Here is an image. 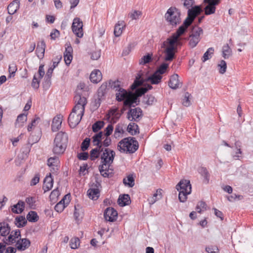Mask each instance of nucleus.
Segmentation results:
<instances>
[{"instance_id":"nucleus-6","label":"nucleus","mask_w":253,"mask_h":253,"mask_svg":"<svg viewBox=\"0 0 253 253\" xmlns=\"http://www.w3.org/2000/svg\"><path fill=\"white\" fill-rule=\"evenodd\" d=\"M83 22L79 18L76 17L74 19L72 26V31L79 38H82L83 36Z\"/></svg>"},{"instance_id":"nucleus-63","label":"nucleus","mask_w":253,"mask_h":253,"mask_svg":"<svg viewBox=\"0 0 253 253\" xmlns=\"http://www.w3.org/2000/svg\"><path fill=\"white\" fill-rule=\"evenodd\" d=\"M142 14L141 11L138 10H134V11L129 13V16L132 19H137L139 16Z\"/></svg>"},{"instance_id":"nucleus-42","label":"nucleus","mask_w":253,"mask_h":253,"mask_svg":"<svg viewBox=\"0 0 253 253\" xmlns=\"http://www.w3.org/2000/svg\"><path fill=\"white\" fill-rule=\"evenodd\" d=\"M74 100L76 104L82 105L85 106L87 103V100L85 97H82L81 95L77 94L74 97Z\"/></svg>"},{"instance_id":"nucleus-47","label":"nucleus","mask_w":253,"mask_h":253,"mask_svg":"<svg viewBox=\"0 0 253 253\" xmlns=\"http://www.w3.org/2000/svg\"><path fill=\"white\" fill-rule=\"evenodd\" d=\"M214 49L213 47H210L204 54V55L202 58L203 62H206L211 57V55L213 54Z\"/></svg>"},{"instance_id":"nucleus-55","label":"nucleus","mask_w":253,"mask_h":253,"mask_svg":"<svg viewBox=\"0 0 253 253\" xmlns=\"http://www.w3.org/2000/svg\"><path fill=\"white\" fill-rule=\"evenodd\" d=\"M207 204L203 201L199 202L196 207L197 212L201 213L202 211L206 210Z\"/></svg>"},{"instance_id":"nucleus-34","label":"nucleus","mask_w":253,"mask_h":253,"mask_svg":"<svg viewBox=\"0 0 253 253\" xmlns=\"http://www.w3.org/2000/svg\"><path fill=\"white\" fill-rule=\"evenodd\" d=\"M162 189H157L156 192L153 194V196L148 199V201L150 205L154 204L157 200L162 198Z\"/></svg>"},{"instance_id":"nucleus-31","label":"nucleus","mask_w":253,"mask_h":253,"mask_svg":"<svg viewBox=\"0 0 253 253\" xmlns=\"http://www.w3.org/2000/svg\"><path fill=\"white\" fill-rule=\"evenodd\" d=\"M201 11V9L200 6L196 5L192 6L188 10V15L189 16H192L194 18H195L197 15L199 14Z\"/></svg>"},{"instance_id":"nucleus-37","label":"nucleus","mask_w":253,"mask_h":253,"mask_svg":"<svg viewBox=\"0 0 253 253\" xmlns=\"http://www.w3.org/2000/svg\"><path fill=\"white\" fill-rule=\"evenodd\" d=\"M179 191L178 199L180 202L184 203L187 199V195L191 194V190L188 191L184 189L182 190H178Z\"/></svg>"},{"instance_id":"nucleus-43","label":"nucleus","mask_w":253,"mask_h":253,"mask_svg":"<svg viewBox=\"0 0 253 253\" xmlns=\"http://www.w3.org/2000/svg\"><path fill=\"white\" fill-rule=\"evenodd\" d=\"M27 219L29 222H35L39 219V216L35 211H30L27 215Z\"/></svg>"},{"instance_id":"nucleus-39","label":"nucleus","mask_w":253,"mask_h":253,"mask_svg":"<svg viewBox=\"0 0 253 253\" xmlns=\"http://www.w3.org/2000/svg\"><path fill=\"white\" fill-rule=\"evenodd\" d=\"M102 131H100L93 136L92 138L93 146L98 145L102 143Z\"/></svg>"},{"instance_id":"nucleus-8","label":"nucleus","mask_w":253,"mask_h":253,"mask_svg":"<svg viewBox=\"0 0 253 253\" xmlns=\"http://www.w3.org/2000/svg\"><path fill=\"white\" fill-rule=\"evenodd\" d=\"M139 97V96L135 92L129 91V95L128 98L124 100V105L129 108L135 107V105H137L140 102Z\"/></svg>"},{"instance_id":"nucleus-58","label":"nucleus","mask_w":253,"mask_h":253,"mask_svg":"<svg viewBox=\"0 0 253 253\" xmlns=\"http://www.w3.org/2000/svg\"><path fill=\"white\" fill-rule=\"evenodd\" d=\"M218 66L220 67L219 72L221 74H224L226 72L227 68L226 62L222 60Z\"/></svg>"},{"instance_id":"nucleus-36","label":"nucleus","mask_w":253,"mask_h":253,"mask_svg":"<svg viewBox=\"0 0 253 253\" xmlns=\"http://www.w3.org/2000/svg\"><path fill=\"white\" fill-rule=\"evenodd\" d=\"M107 89V84L103 83L100 87L98 89L97 91V96L98 98L103 99V97L104 96L106 93V90Z\"/></svg>"},{"instance_id":"nucleus-4","label":"nucleus","mask_w":253,"mask_h":253,"mask_svg":"<svg viewBox=\"0 0 253 253\" xmlns=\"http://www.w3.org/2000/svg\"><path fill=\"white\" fill-rule=\"evenodd\" d=\"M142 76V74L140 73L137 74L135 80L130 86L131 89H135L137 87L142 84L145 82H149L153 84H158L161 82L162 79V76L155 72L145 79H143Z\"/></svg>"},{"instance_id":"nucleus-45","label":"nucleus","mask_w":253,"mask_h":253,"mask_svg":"<svg viewBox=\"0 0 253 253\" xmlns=\"http://www.w3.org/2000/svg\"><path fill=\"white\" fill-rule=\"evenodd\" d=\"M123 183L125 185H127L129 187H132L134 185V179L132 175H128L126 178L123 179Z\"/></svg>"},{"instance_id":"nucleus-40","label":"nucleus","mask_w":253,"mask_h":253,"mask_svg":"<svg viewBox=\"0 0 253 253\" xmlns=\"http://www.w3.org/2000/svg\"><path fill=\"white\" fill-rule=\"evenodd\" d=\"M107 84V88L110 87L111 88L117 91L119 88H121V82L119 80L112 81L110 80L108 81Z\"/></svg>"},{"instance_id":"nucleus-5","label":"nucleus","mask_w":253,"mask_h":253,"mask_svg":"<svg viewBox=\"0 0 253 253\" xmlns=\"http://www.w3.org/2000/svg\"><path fill=\"white\" fill-rule=\"evenodd\" d=\"M181 12L175 7L169 8L165 15L166 20L172 27H175L181 22Z\"/></svg>"},{"instance_id":"nucleus-1","label":"nucleus","mask_w":253,"mask_h":253,"mask_svg":"<svg viewBox=\"0 0 253 253\" xmlns=\"http://www.w3.org/2000/svg\"><path fill=\"white\" fill-rule=\"evenodd\" d=\"M115 156V152L113 150L105 148L101 155V165L99 166V170L101 175L104 177L112 176V173L109 172V167L113 163Z\"/></svg>"},{"instance_id":"nucleus-24","label":"nucleus","mask_w":253,"mask_h":253,"mask_svg":"<svg viewBox=\"0 0 253 253\" xmlns=\"http://www.w3.org/2000/svg\"><path fill=\"white\" fill-rule=\"evenodd\" d=\"M102 79V74L99 70H94L90 75V80L93 83H98Z\"/></svg>"},{"instance_id":"nucleus-17","label":"nucleus","mask_w":253,"mask_h":253,"mask_svg":"<svg viewBox=\"0 0 253 253\" xmlns=\"http://www.w3.org/2000/svg\"><path fill=\"white\" fill-rule=\"evenodd\" d=\"M178 75L176 74L172 75L169 82V86L173 89H176L181 86V83H179Z\"/></svg>"},{"instance_id":"nucleus-15","label":"nucleus","mask_w":253,"mask_h":253,"mask_svg":"<svg viewBox=\"0 0 253 253\" xmlns=\"http://www.w3.org/2000/svg\"><path fill=\"white\" fill-rule=\"evenodd\" d=\"M96 183L95 184V186L96 187V188H90L88 190L87 192L88 197L93 200H97L100 195L99 190L97 188L98 186L100 185V184L99 183V182L97 181V180H96Z\"/></svg>"},{"instance_id":"nucleus-50","label":"nucleus","mask_w":253,"mask_h":253,"mask_svg":"<svg viewBox=\"0 0 253 253\" xmlns=\"http://www.w3.org/2000/svg\"><path fill=\"white\" fill-rule=\"evenodd\" d=\"M155 100V98L154 96L152 95H147L146 96H144L142 102L148 105H150L153 104Z\"/></svg>"},{"instance_id":"nucleus-29","label":"nucleus","mask_w":253,"mask_h":253,"mask_svg":"<svg viewBox=\"0 0 253 253\" xmlns=\"http://www.w3.org/2000/svg\"><path fill=\"white\" fill-rule=\"evenodd\" d=\"M25 203L19 200L18 203L13 206L12 211L15 213H21L24 210Z\"/></svg>"},{"instance_id":"nucleus-60","label":"nucleus","mask_w":253,"mask_h":253,"mask_svg":"<svg viewBox=\"0 0 253 253\" xmlns=\"http://www.w3.org/2000/svg\"><path fill=\"white\" fill-rule=\"evenodd\" d=\"M206 251L208 253H218L219 250L215 246H209L206 248Z\"/></svg>"},{"instance_id":"nucleus-14","label":"nucleus","mask_w":253,"mask_h":253,"mask_svg":"<svg viewBox=\"0 0 253 253\" xmlns=\"http://www.w3.org/2000/svg\"><path fill=\"white\" fill-rule=\"evenodd\" d=\"M183 34H180L178 33V30H177L176 32L174 33L168 39L169 46L168 47H173V49H176L175 46V44H178L179 42V37Z\"/></svg>"},{"instance_id":"nucleus-3","label":"nucleus","mask_w":253,"mask_h":253,"mask_svg":"<svg viewBox=\"0 0 253 253\" xmlns=\"http://www.w3.org/2000/svg\"><path fill=\"white\" fill-rule=\"evenodd\" d=\"M118 149L121 152L133 153L139 147L138 142L134 137H127L121 140L118 144Z\"/></svg>"},{"instance_id":"nucleus-26","label":"nucleus","mask_w":253,"mask_h":253,"mask_svg":"<svg viewBox=\"0 0 253 253\" xmlns=\"http://www.w3.org/2000/svg\"><path fill=\"white\" fill-rule=\"evenodd\" d=\"M27 114L24 113L19 115L15 123V126L16 127H22L24 123L27 121Z\"/></svg>"},{"instance_id":"nucleus-61","label":"nucleus","mask_w":253,"mask_h":253,"mask_svg":"<svg viewBox=\"0 0 253 253\" xmlns=\"http://www.w3.org/2000/svg\"><path fill=\"white\" fill-rule=\"evenodd\" d=\"M137 87L135 89L133 90H135V93L138 95V96L140 97L144 95L146 92L148 91V89H146V88L143 86L140 88H137Z\"/></svg>"},{"instance_id":"nucleus-16","label":"nucleus","mask_w":253,"mask_h":253,"mask_svg":"<svg viewBox=\"0 0 253 253\" xmlns=\"http://www.w3.org/2000/svg\"><path fill=\"white\" fill-rule=\"evenodd\" d=\"M116 93V99L118 102H121L125 100L128 98L129 95V91L123 88L122 87L119 88Z\"/></svg>"},{"instance_id":"nucleus-33","label":"nucleus","mask_w":253,"mask_h":253,"mask_svg":"<svg viewBox=\"0 0 253 253\" xmlns=\"http://www.w3.org/2000/svg\"><path fill=\"white\" fill-rule=\"evenodd\" d=\"M127 130L132 135H135L139 132L138 126L133 123L129 124Z\"/></svg>"},{"instance_id":"nucleus-19","label":"nucleus","mask_w":253,"mask_h":253,"mask_svg":"<svg viewBox=\"0 0 253 253\" xmlns=\"http://www.w3.org/2000/svg\"><path fill=\"white\" fill-rule=\"evenodd\" d=\"M62 118V116L61 115H57L53 118L51 125V129L53 131H57L60 128Z\"/></svg>"},{"instance_id":"nucleus-21","label":"nucleus","mask_w":253,"mask_h":253,"mask_svg":"<svg viewBox=\"0 0 253 253\" xmlns=\"http://www.w3.org/2000/svg\"><path fill=\"white\" fill-rule=\"evenodd\" d=\"M177 190H185L188 191L190 190L191 191V185L189 180L182 179L179 182L176 186Z\"/></svg>"},{"instance_id":"nucleus-28","label":"nucleus","mask_w":253,"mask_h":253,"mask_svg":"<svg viewBox=\"0 0 253 253\" xmlns=\"http://www.w3.org/2000/svg\"><path fill=\"white\" fill-rule=\"evenodd\" d=\"M11 228L9 224L5 222H0V235L6 236L10 233Z\"/></svg>"},{"instance_id":"nucleus-22","label":"nucleus","mask_w":253,"mask_h":253,"mask_svg":"<svg viewBox=\"0 0 253 253\" xmlns=\"http://www.w3.org/2000/svg\"><path fill=\"white\" fill-rule=\"evenodd\" d=\"M130 203V198L128 194L120 195L118 199V203L121 207L127 206L129 205Z\"/></svg>"},{"instance_id":"nucleus-46","label":"nucleus","mask_w":253,"mask_h":253,"mask_svg":"<svg viewBox=\"0 0 253 253\" xmlns=\"http://www.w3.org/2000/svg\"><path fill=\"white\" fill-rule=\"evenodd\" d=\"M231 50L228 45L226 44L222 47V56L224 59H227L231 54Z\"/></svg>"},{"instance_id":"nucleus-13","label":"nucleus","mask_w":253,"mask_h":253,"mask_svg":"<svg viewBox=\"0 0 253 253\" xmlns=\"http://www.w3.org/2000/svg\"><path fill=\"white\" fill-rule=\"evenodd\" d=\"M31 245L30 241L27 238L20 239L16 242V249L20 251H25Z\"/></svg>"},{"instance_id":"nucleus-11","label":"nucleus","mask_w":253,"mask_h":253,"mask_svg":"<svg viewBox=\"0 0 253 253\" xmlns=\"http://www.w3.org/2000/svg\"><path fill=\"white\" fill-rule=\"evenodd\" d=\"M83 116L71 112L68 117V123L70 126L75 128L81 122Z\"/></svg>"},{"instance_id":"nucleus-23","label":"nucleus","mask_w":253,"mask_h":253,"mask_svg":"<svg viewBox=\"0 0 253 253\" xmlns=\"http://www.w3.org/2000/svg\"><path fill=\"white\" fill-rule=\"evenodd\" d=\"M45 43L43 41L39 42L36 48L37 55L40 59H42L44 56L45 52Z\"/></svg>"},{"instance_id":"nucleus-57","label":"nucleus","mask_w":253,"mask_h":253,"mask_svg":"<svg viewBox=\"0 0 253 253\" xmlns=\"http://www.w3.org/2000/svg\"><path fill=\"white\" fill-rule=\"evenodd\" d=\"M17 71L16 65L12 63L9 66L8 71L9 73V77H14L16 71Z\"/></svg>"},{"instance_id":"nucleus-20","label":"nucleus","mask_w":253,"mask_h":253,"mask_svg":"<svg viewBox=\"0 0 253 253\" xmlns=\"http://www.w3.org/2000/svg\"><path fill=\"white\" fill-rule=\"evenodd\" d=\"M20 0H14L10 2L7 6L8 13L10 15H13L16 12L19 8Z\"/></svg>"},{"instance_id":"nucleus-54","label":"nucleus","mask_w":253,"mask_h":253,"mask_svg":"<svg viewBox=\"0 0 253 253\" xmlns=\"http://www.w3.org/2000/svg\"><path fill=\"white\" fill-rule=\"evenodd\" d=\"M152 59V54L148 53L147 55L143 56L141 58V61L140 62V64L145 65L150 62Z\"/></svg>"},{"instance_id":"nucleus-2","label":"nucleus","mask_w":253,"mask_h":253,"mask_svg":"<svg viewBox=\"0 0 253 253\" xmlns=\"http://www.w3.org/2000/svg\"><path fill=\"white\" fill-rule=\"evenodd\" d=\"M68 142V136L66 133L58 132L54 139L52 152L54 154L61 155L64 153Z\"/></svg>"},{"instance_id":"nucleus-52","label":"nucleus","mask_w":253,"mask_h":253,"mask_svg":"<svg viewBox=\"0 0 253 253\" xmlns=\"http://www.w3.org/2000/svg\"><path fill=\"white\" fill-rule=\"evenodd\" d=\"M90 139L89 138L86 137L85 138L82 142L81 144V150L83 151H85V150H87L88 148V147L90 145Z\"/></svg>"},{"instance_id":"nucleus-10","label":"nucleus","mask_w":253,"mask_h":253,"mask_svg":"<svg viewBox=\"0 0 253 253\" xmlns=\"http://www.w3.org/2000/svg\"><path fill=\"white\" fill-rule=\"evenodd\" d=\"M204 2L206 4L204 8L205 14L206 15L214 14L216 9L217 2L214 3L211 0H204Z\"/></svg>"},{"instance_id":"nucleus-30","label":"nucleus","mask_w":253,"mask_h":253,"mask_svg":"<svg viewBox=\"0 0 253 253\" xmlns=\"http://www.w3.org/2000/svg\"><path fill=\"white\" fill-rule=\"evenodd\" d=\"M199 173L204 177V181L208 184L210 180V174L206 168L201 167L198 169Z\"/></svg>"},{"instance_id":"nucleus-32","label":"nucleus","mask_w":253,"mask_h":253,"mask_svg":"<svg viewBox=\"0 0 253 253\" xmlns=\"http://www.w3.org/2000/svg\"><path fill=\"white\" fill-rule=\"evenodd\" d=\"M107 116H108V119L112 117V120L114 123H116V121L120 117L121 114L118 113V109L115 108L110 109L107 114Z\"/></svg>"},{"instance_id":"nucleus-41","label":"nucleus","mask_w":253,"mask_h":253,"mask_svg":"<svg viewBox=\"0 0 253 253\" xmlns=\"http://www.w3.org/2000/svg\"><path fill=\"white\" fill-rule=\"evenodd\" d=\"M203 33V29L198 26L193 27L191 30V34L189 36H192L195 38H200V35Z\"/></svg>"},{"instance_id":"nucleus-53","label":"nucleus","mask_w":253,"mask_h":253,"mask_svg":"<svg viewBox=\"0 0 253 253\" xmlns=\"http://www.w3.org/2000/svg\"><path fill=\"white\" fill-rule=\"evenodd\" d=\"M58 162L59 161L57 157H51L47 160V165L49 167H57Z\"/></svg>"},{"instance_id":"nucleus-7","label":"nucleus","mask_w":253,"mask_h":253,"mask_svg":"<svg viewBox=\"0 0 253 253\" xmlns=\"http://www.w3.org/2000/svg\"><path fill=\"white\" fill-rule=\"evenodd\" d=\"M142 115V111L140 108H130L127 113V118L130 121L138 122Z\"/></svg>"},{"instance_id":"nucleus-12","label":"nucleus","mask_w":253,"mask_h":253,"mask_svg":"<svg viewBox=\"0 0 253 253\" xmlns=\"http://www.w3.org/2000/svg\"><path fill=\"white\" fill-rule=\"evenodd\" d=\"M195 18L188 15L187 17L184 21L182 25H181L177 29L178 33L180 34H184L187 31L188 27L193 23Z\"/></svg>"},{"instance_id":"nucleus-51","label":"nucleus","mask_w":253,"mask_h":253,"mask_svg":"<svg viewBox=\"0 0 253 253\" xmlns=\"http://www.w3.org/2000/svg\"><path fill=\"white\" fill-rule=\"evenodd\" d=\"M100 155V154L97 149H92L90 151V159L91 161H95L96 159L99 158Z\"/></svg>"},{"instance_id":"nucleus-62","label":"nucleus","mask_w":253,"mask_h":253,"mask_svg":"<svg viewBox=\"0 0 253 253\" xmlns=\"http://www.w3.org/2000/svg\"><path fill=\"white\" fill-rule=\"evenodd\" d=\"M60 195V192L58 188L53 190L49 195V198L51 200H53L57 198Z\"/></svg>"},{"instance_id":"nucleus-44","label":"nucleus","mask_w":253,"mask_h":253,"mask_svg":"<svg viewBox=\"0 0 253 253\" xmlns=\"http://www.w3.org/2000/svg\"><path fill=\"white\" fill-rule=\"evenodd\" d=\"M168 68V63H163L159 67H158L155 72L162 76L167 72Z\"/></svg>"},{"instance_id":"nucleus-27","label":"nucleus","mask_w":253,"mask_h":253,"mask_svg":"<svg viewBox=\"0 0 253 253\" xmlns=\"http://www.w3.org/2000/svg\"><path fill=\"white\" fill-rule=\"evenodd\" d=\"M175 49H173V47H167L165 50V53L166 54L165 57V60L166 61H172L175 56L174 50Z\"/></svg>"},{"instance_id":"nucleus-38","label":"nucleus","mask_w":253,"mask_h":253,"mask_svg":"<svg viewBox=\"0 0 253 253\" xmlns=\"http://www.w3.org/2000/svg\"><path fill=\"white\" fill-rule=\"evenodd\" d=\"M84 110H85V106L80 105V103L79 104H76L74 107L73 108L72 111L71 112L76 113L82 116H84Z\"/></svg>"},{"instance_id":"nucleus-25","label":"nucleus","mask_w":253,"mask_h":253,"mask_svg":"<svg viewBox=\"0 0 253 253\" xmlns=\"http://www.w3.org/2000/svg\"><path fill=\"white\" fill-rule=\"evenodd\" d=\"M125 26L126 25L125 24L124 21H119L115 26L114 31L115 36L117 37L120 36L122 34L123 29Z\"/></svg>"},{"instance_id":"nucleus-9","label":"nucleus","mask_w":253,"mask_h":253,"mask_svg":"<svg viewBox=\"0 0 253 253\" xmlns=\"http://www.w3.org/2000/svg\"><path fill=\"white\" fill-rule=\"evenodd\" d=\"M118 212L113 208H107L104 211V217L106 221L114 222L116 220Z\"/></svg>"},{"instance_id":"nucleus-56","label":"nucleus","mask_w":253,"mask_h":253,"mask_svg":"<svg viewBox=\"0 0 253 253\" xmlns=\"http://www.w3.org/2000/svg\"><path fill=\"white\" fill-rule=\"evenodd\" d=\"M190 96L191 94L188 92L185 93L184 97L182 101L183 105L186 107H188L191 105V102L189 99Z\"/></svg>"},{"instance_id":"nucleus-48","label":"nucleus","mask_w":253,"mask_h":253,"mask_svg":"<svg viewBox=\"0 0 253 253\" xmlns=\"http://www.w3.org/2000/svg\"><path fill=\"white\" fill-rule=\"evenodd\" d=\"M200 38H195L192 36H189V42L188 44L190 46V47L193 48L196 46L197 44L200 41Z\"/></svg>"},{"instance_id":"nucleus-18","label":"nucleus","mask_w":253,"mask_h":253,"mask_svg":"<svg viewBox=\"0 0 253 253\" xmlns=\"http://www.w3.org/2000/svg\"><path fill=\"white\" fill-rule=\"evenodd\" d=\"M53 179L51 177V174L49 173V175H47L44 179L43 185L42 189L44 192H46L50 190L53 187Z\"/></svg>"},{"instance_id":"nucleus-35","label":"nucleus","mask_w":253,"mask_h":253,"mask_svg":"<svg viewBox=\"0 0 253 253\" xmlns=\"http://www.w3.org/2000/svg\"><path fill=\"white\" fill-rule=\"evenodd\" d=\"M27 221L24 216L21 215L17 216L15 219V224L18 228L25 226Z\"/></svg>"},{"instance_id":"nucleus-64","label":"nucleus","mask_w":253,"mask_h":253,"mask_svg":"<svg viewBox=\"0 0 253 253\" xmlns=\"http://www.w3.org/2000/svg\"><path fill=\"white\" fill-rule=\"evenodd\" d=\"M101 55V50L98 49L95 51H93L91 53V58L92 60H97L99 59Z\"/></svg>"},{"instance_id":"nucleus-59","label":"nucleus","mask_w":253,"mask_h":253,"mask_svg":"<svg viewBox=\"0 0 253 253\" xmlns=\"http://www.w3.org/2000/svg\"><path fill=\"white\" fill-rule=\"evenodd\" d=\"M134 46L135 44L133 43H129L125 49H124L122 55L123 56H126L128 55L131 51L132 49L134 47Z\"/></svg>"},{"instance_id":"nucleus-49","label":"nucleus","mask_w":253,"mask_h":253,"mask_svg":"<svg viewBox=\"0 0 253 253\" xmlns=\"http://www.w3.org/2000/svg\"><path fill=\"white\" fill-rule=\"evenodd\" d=\"M104 122L102 121H97L93 124L92 126V131L94 132H98L104 126Z\"/></svg>"}]
</instances>
